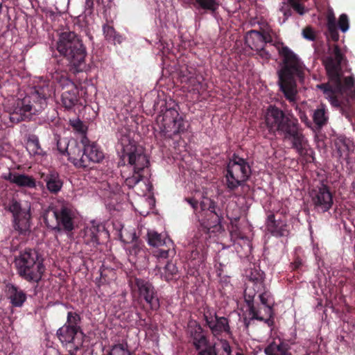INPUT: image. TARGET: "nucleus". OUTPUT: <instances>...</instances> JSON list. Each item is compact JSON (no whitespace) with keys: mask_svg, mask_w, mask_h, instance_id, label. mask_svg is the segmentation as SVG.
<instances>
[{"mask_svg":"<svg viewBox=\"0 0 355 355\" xmlns=\"http://www.w3.org/2000/svg\"><path fill=\"white\" fill-rule=\"evenodd\" d=\"M279 55L282 57L283 64L277 71L279 90L283 93L285 98L295 105L301 121L307 128H312L313 123L309 120L305 112L296 105L297 96V82L302 83L304 80L306 67L301 59L288 46H284L279 50Z\"/></svg>","mask_w":355,"mask_h":355,"instance_id":"f257e3e1","label":"nucleus"},{"mask_svg":"<svg viewBox=\"0 0 355 355\" xmlns=\"http://www.w3.org/2000/svg\"><path fill=\"white\" fill-rule=\"evenodd\" d=\"M265 121L270 132H277L284 141H290L292 148L300 156L310 155L309 152L313 153L297 119L286 114L275 105H269L265 114Z\"/></svg>","mask_w":355,"mask_h":355,"instance_id":"f03ea898","label":"nucleus"},{"mask_svg":"<svg viewBox=\"0 0 355 355\" xmlns=\"http://www.w3.org/2000/svg\"><path fill=\"white\" fill-rule=\"evenodd\" d=\"M346 60L345 55L338 44H334L330 55L324 60V65L329 77V83L318 85L323 91L331 105L335 107H340L343 105L342 98L346 89L352 88L355 85V79L347 76L341 80L343 62Z\"/></svg>","mask_w":355,"mask_h":355,"instance_id":"7ed1b4c3","label":"nucleus"},{"mask_svg":"<svg viewBox=\"0 0 355 355\" xmlns=\"http://www.w3.org/2000/svg\"><path fill=\"white\" fill-rule=\"evenodd\" d=\"M55 93L53 83L42 80L31 89L30 93L22 99H17L10 112L12 123H18L43 110L47 105V99Z\"/></svg>","mask_w":355,"mask_h":355,"instance_id":"20e7f679","label":"nucleus"},{"mask_svg":"<svg viewBox=\"0 0 355 355\" xmlns=\"http://www.w3.org/2000/svg\"><path fill=\"white\" fill-rule=\"evenodd\" d=\"M56 49L77 71L85 69L86 47L80 36L76 33L62 32L57 41Z\"/></svg>","mask_w":355,"mask_h":355,"instance_id":"39448f33","label":"nucleus"},{"mask_svg":"<svg viewBox=\"0 0 355 355\" xmlns=\"http://www.w3.org/2000/svg\"><path fill=\"white\" fill-rule=\"evenodd\" d=\"M43 218L49 228L56 232H72L75 228L76 211L73 205L64 200H58L45 211Z\"/></svg>","mask_w":355,"mask_h":355,"instance_id":"423d86ee","label":"nucleus"},{"mask_svg":"<svg viewBox=\"0 0 355 355\" xmlns=\"http://www.w3.org/2000/svg\"><path fill=\"white\" fill-rule=\"evenodd\" d=\"M18 275L28 282L38 283L45 271L44 258L36 250L26 248L15 258Z\"/></svg>","mask_w":355,"mask_h":355,"instance_id":"0eeeda50","label":"nucleus"},{"mask_svg":"<svg viewBox=\"0 0 355 355\" xmlns=\"http://www.w3.org/2000/svg\"><path fill=\"white\" fill-rule=\"evenodd\" d=\"M122 154L119 166H130L134 173L149 174L150 162L141 147L136 145L135 141L129 137L123 136L120 139Z\"/></svg>","mask_w":355,"mask_h":355,"instance_id":"6e6552de","label":"nucleus"},{"mask_svg":"<svg viewBox=\"0 0 355 355\" xmlns=\"http://www.w3.org/2000/svg\"><path fill=\"white\" fill-rule=\"evenodd\" d=\"M158 135L164 139H173L175 135L184 133L189 126L178 111L174 108H166L165 111L159 114L156 119Z\"/></svg>","mask_w":355,"mask_h":355,"instance_id":"1a4fd4ad","label":"nucleus"},{"mask_svg":"<svg viewBox=\"0 0 355 355\" xmlns=\"http://www.w3.org/2000/svg\"><path fill=\"white\" fill-rule=\"evenodd\" d=\"M251 168L246 159L234 153L227 163L224 185L228 192L236 191L251 175Z\"/></svg>","mask_w":355,"mask_h":355,"instance_id":"9d476101","label":"nucleus"},{"mask_svg":"<svg viewBox=\"0 0 355 355\" xmlns=\"http://www.w3.org/2000/svg\"><path fill=\"white\" fill-rule=\"evenodd\" d=\"M129 286L134 297L140 302H144L152 311L160 307L158 289L147 279L134 277L129 280Z\"/></svg>","mask_w":355,"mask_h":355,"instance_id":"9b49d317","label":"nucleus"},{"mask_svg":"<svg viewBox=\"0 0 355 355\" xmlns=\"http://www.w3.org/2000/svg\"><path fill=\"white\" fill-rule=\"evenodd\" d=\"M53 78L62 89L61 105L67 110H72L76 105H82L79 94V90L76 85L69 78L65 71L56 70L53 75Z\"/></svg>","mask_w":355,"mask_h":355,"instance_id":"f8f14e48","label":"nucleus"},{"mask_svg":"<svg viewBox=\"0 0 355 355\" xmlns=\"http://www.w3.org/2000/svg\"><path fill=\"white\" fill-rule=\"evenodd\" d=\"M6 209L12 214L13 228L21 234H26L31 229V203L21 204L12 198L8 202Z\"/></svg>","mask_w":355,"mask_h":355,"instance_id":"ddd939ff","label":"nucleus"},{"mask_svg":"<svg viewBox=\"0 0 355 355\" xmlns=\"http://www.w3.org/2000/svg\"><path fill=\"white\" fill-rule=\"evenodd\" d=\"M56 335L70 355H76L83 346L85 335L82 330L63 325L57 331Z\"/></svg>","mask_w":355,"mask_h":355,"instance_id":"4468645a","label":"nucleus"},{"mask_svg":"<svg viewBox=\"0 0 355 355\" xmlns=\"http://www.w3.org/2000/svg\"><path fill=\"white\" fill-rule=\"evenodd\" d=\"M312 202L318 211L324 213L333 205V197L327 185L322 184L318 190L313 191Z\"/></svg>","mask_w":355,"mask_h":355,"instance_id":"2eb2a0df","label":"nucleus"},{"mask_svg":"<svg viewBox=\"0 0 355 355\" xmlns=\"http://www.w3.org/2000/svg\"><path fill=\"white\" fill-rule=\"evenodd\" d=\"M83 146H84L85 159L87 162L86 168H92L91 164L101 163L105 158V154L96 142H90L85 136L82 139Z\"/></svg>","mask_w":355,"mask_h":355,"instance_id":"dca6fc26","label":"nucleus"},{"mask_svg":"<svg viewBox=\"0 0 355 355\" xmlns=\"http://www.w3.org/2000/svg\"><path fill=\"white\" fill-rule=\"evenodd\" d=\"M188 333L191 338V343L198 352L207 349L211 344L207 335L204 333L202 327L196 322H195L194 325L191 324L189 326Z\"/></svg>","mask_w":355,"mask_h":355,"instance_id":"f3484780","label":"nucleus"},{"mask_svg":"<svg viewBox=\"0 0 355 355\" xmlns=\"http://www.w3.org/2000/svg\"><path fill=\"white\" fill-rule=\"evenodd\" d=\"M181 83H185L193 92L200 94L207 89L205 85L202 83L204 78L202 76L196 75L187 68L181 69L180 71Z\"/></svg>","mask_w":355,"mask_h":355,"instance_id":"a211bd4d","label":"nucleus"},{"mask_svg":"<svg viewBox=\"0 0 355 355\" xmlns=\"http://www.w3.org/2000/svg\"><path fill=\"white\" fill-rule=\"evenodd\" d=\"M204 319L214 336L220 335L223 332L230 333V327L227 318L219 317L216 313L214 316L211 313L209 315L205 313Z\"/></svg>","mask_w":355,"mask_h":355,"instance_id":"6ab92c4d","label":"nucleus"},{"mask_svg":"<svg viewBox=\"0 0 355 355\" xmlns=\"http://www.w3.org/2000/svg\"><path fill=\"white\" fill-rule=\"evenodd\" d=\"M267 230L275 237L287 236L289 234L288 225L286 222L279 219H276L274 214L268 216L266 221Z\"/></svg>","mask_w":355,"mask_h":355,"instance_id":"aec40b11","label":"nucleus"},{"mask_svg":"<svg viewBox=\"0 0 355 355\" xmlns=\"http://www.w3.org/2000/svg\"><path fill=\"white\" fill-rule=\"evenodd\" d=\"M262 291H257V287L253 285L248 284L244 291L245 301L248 306L249 314L251 315V319L262 321L264 317L260 315V311L257 309L254 304V298L257 293H261Z\"/></svg>","mask_w":355,"mask_h":355,"instance_id":"412c9836","label":"nucleus"},{"mask_svg":"<svg viewBox=\"0 0 355 355\" xmlns=\"http://www.w3.org/2000/svg\"><path fill=\"white\" fill-rule=\"evenodd\" d=\"M41 178L46 183V189L51 194H58L63 187V180L60 174L55 170L49 171L46 174L42 173Z\"/></svg>","mask_w":355,"mask_h":355,"instance_id":"4be33fe9","label":"nucleus"},{"mask_svg":"<svg viewBox=\"0 0 355 355\" xmlns=\"http://www.w3.org/2000/svg\"><path fill=\"white\" fill-rule=\"evenodd\" d=\"M67 157L68 160L76 168H85L88 161L85 159L84 146L82 148L76 141H71Z\"/></svg>","mask_w":355,"mask_h":355,"instance_id":"5701e85b","label":"nucleus"},{"mask_svg":"<svg viewBox=\"0 0 355 355\" xmlns=\"http://www.w3.org/2000/svg\"><path fill=\"white\" fill-rule=\"evenodd\" d=\"M6 292L14 307H21L27 299L26 294L12 284L8 283L6 285Z\"/></svg>","mask_w":355,"mask_h":355,"instance_id":"b1692460","label":"nucleus"},{"mask_svg":"<svg viewBox=\"0 0 355 355\" xmlns=\"http://www.w3.org/2000/svg\"><path fill=\"white\" fill-rule=\"evenodd\" d=\"M232 349L229 342L222 339L219 343L211 344L209 347L198 352L196 355H231Z\"/></svg>","mask_w":355,"mask_h":355,"instance_id":"393cba45","label":"nucleus"},{"mask_svg":"<svg viewBox=\"0 0 355 355\" xmlns=\"http://www.w3.org/2000/svg\"><path fill=\"white\" fill-rule=\"evenodd\" d=\"M103 232L104 227L100 225L93 224L90 227H87L84 231V242L87 245L96 246L100 243L99 236Z\"/></svg>","mask_w":355,"mask_h":355,"instance_id":"a878e982","label":"nucleus"},{"mask_svg":"<svg viewBox=\"0 0 355 355\" xmlns=\"http://www.w3.org/2000/svg\"><path fill=\"white\" fill-rule=\"evenodd\" d=\"M200 207L202 211H208L210 214H214V223H222L223 219V211L218 207L216 202L213 200L205 198L200 203Z\"/></svg>","mask_w":355,"mask_h":355,"instance_id":"bb28decb","label":"nucleus"},{"mask_svg":"<svg viewBox=\"0 0 355 355\" xmlns=\"http://www.w3.org/2000/svg\"><path fill=\"white\" fill-rule=\"evenodd\" d=\"M261 304L263 306V311L266 315H268L261 322H264L268 327H272L274 324L273 309L271 303L269 302L270 293L266 291V288L259 295Z\"/></svg>","mask_w":355,"mask_h":355,"instance_id":"cd10ccee","label":"nucleus"},{"mask_svg":"<svg viewBox=\"0 0 355 355\" xmlns=\"http://www.w3.org/2000/svg\"><path fill=\"white\" fill-rule=\"evenodd\" d=\"M329 117L326 112L325 106L321 104L313 114V121L314 125H312L313 131H320L328 122Z\"/></svg>","mask_w":355,"mask_h":355,"instance_id":"c85d7f7f","label":"nucleus"},{"mask_svg":"<svg viewBox=\"0 0 355 355\" xmlns=\"http://www.w3.org/2000/svg\"><path fill=\"white\" fill-rule=\"evenodd\" d=\"M190 3L197 10H202L206 13L214 15L219 8L218 0H189Z\"/></svg>","mask_w":355,"mask_h":355,"instance_id":"c756f323","label":"nucleus"},{"mask_svg":"<svg viewBox=\"0 0 355 355\" xmlns=\"http://www.w3.org/2000/svg\"><path fill=\"white\" fill-rule=\"evenodd\" d=\"M246 44L252 50L261 49L264 47V39L261 31L251 30L245 36Z\"/></svg>","mask_w":355,"mask_h":355,"instance_id":"7c9ffc66","label":"nucleus"},{"mask_svg":"<svg viewBox=\"0 0 355 355\" xmlns=\"http://www.w3.org/2000/svg\"><path fill=\"white\" fill-rule=\"evenodd\" d=\"M327 37L333 42H337L339 40V34L338 32V26L336 17L332 9H329L327 14Z\"/></svg>","mask_w":355,"mask_h":355,"instance_id":"2f4dec72","label":"nucleus"},{"mask_svg":"<svg viewBox=\"0 0 355 355\" xmlns=\"http://www.w3.org/2000/svg\"><path fill=\"white\" fill-rule=\"evenodd\" d=\"M13 184L19 187L35 189L37 183L35 179L26 174H20L17 173L16 177L13 179Z\"/></svg>","mask_w":355,"mask_h":355,"instance_id":"473e14b6","label":"nucleus"},{"mask_svg":"<svg viewBox=\"0 0 355 355\" xmlns=\"http://www.w3.org/2000/svg\"><path fill=\"white\" fill-rule=\"evenodd\" d=\"M187 258L189 261V265L197 270L200 266L204 264L206 255L204 252H200L198 249H194L188 254Z\"/></svg>","mask_w":355,"mask_h":355,"instance_id":"72a5a7b5","label":"nucleus"},{"mask_svg":"<svg viewBox=\"0 0 355 355\" xmlns=\"http://www.w3.org/2000/svg\"><path fill=\"white\" fill-rule=\"evenodd\" d=\"M132 245L129 248V254L138 258H145L146 256V248L144 243L133 234Z\"/></svg>","mask_w":355,"mask_h":355,"instance_id":"f704fd0d","label":"nucleus"},{"mask_svg":"<svg viewBox=\"0 0 355 355\" xmlns=\"http://www.w3.org/2000/svg\"><path fill=\"white\" fill-rule=\"evenodd\" d=\"M263 275V272L254 269L251 270L249 275V284H251L257 287V291H263L266 288Z\"/></svg>","mask_w":355,"mask_h":355,"instance_id":"c9c22d12","label":"nucleus"},{"mask_svg":"<svg viewBox=\"0 0 355 355\" xmlns=\"http://www.w3.org/2000/svg\"><path fill=\"white\" fill-rule=\"evenodd\" d=\"M265 353L266 355H292L288 345L284 343L270 345L265 349Z\"/></svg>","mask_w":355,"mask_h":355,"instance_id":"e433bc0d","label":"nucleus"},{"mask_svg":"<svg viewBox=\"0 0 355 355\" xmlns=\"http://www.w3.org/2000/svg\"><path fill=\"white\" fill-rule=\"evenodd\" d=\"M148 243L153 247H159L166 244V239L155 231H148L147 234Z\"/></svg>","mask_w":355,"mask_h":355,"instance_id":"4c0bfd02","label":"nucleus"},{"mask_svg":"<svg viewBox=\"0 0 355 355\" xmlns=\"http://www.w3.org/2000/svg\"><path fill=\"white\" fill-rule=\"evenodd\" d=\"M81 322V317L76 312L69 311L67 313V322L64 324V326H68L69 327L74 328L78 330H82L80 327Z\"/></svg>","mask_w":355,"mask_h":355,"instance_id":"58836bf2","label":"nucleus"},{"mask_svg":"<svg viewBox=\"0 0 355 355\" xmlns=\"http://www.w3.org/2000/svg\"><path fill=\"white\" fill-rule=\"evenodd\" d=\"M148 175V173H134V171H132V175L125 178L124 182L125 185L129 189H132L140 181L143 180L144 178H147Z\"/></svg>","mask_w":355,"mask_h":355,"instance_id":"ea45409f","label":"nucleus"},{"mask_svg":"<svg viewBox=\"0 0 355 355\" xmlns=\"http://www.w3.org/2000/svg\"><path fill=\"white\" fill-rule=\"evenodd\" d=\"M103 34L105 39L110 42H119L120 35H117L114 28L107 24L103 26Z\"/></svg>","mask_w":355,"mask_h":355,"instance_id":"a19ab883","label":"nucleus"},{"mask_svg":"<svg viewBox=\"0 0 355 355\" xmlns=\"http://www.w3.org/2000/svg\"><path fill=\"white\" fill-rule=\"evenodd\" d=\"M26 148L32 155L42 154V149L41 148L40 141L37 137H33L28 140Z\"/></svg>","mask_w":355,"mask_h":355,"instance_id":"79ce46f5","label":"nucleus"},{"mask_svg":"<svg viewBox=\"0 0 355 355\" xmlns=\"http://www.w3.org/2000/svg\"><path fill=\"white\" fill-rule=\"evenodd\" d=\"M209 218L203 220L201 223V226L203 229L204 232L208 234L211 228H221V223H214V214H210L209 215Z\"/></svg>","mask_w":355,"mask_h":355,"instance_id":"37998d69","label":"nucleus"},{"mask_svg":"<svg viewBox=\"0 0 355 355\" xmlns=\"http://www.w3.org/2000/svg\"><path fill=\"white\" fill-rule=\"evenodd\" d=\"M164 272L165 280L169 282L175 278V276L178 272V270L175 264L172 262H168L164 267Z\"/></svg>","mask_w":355,"mask_h":355,"instance_id":"c03bdc74","label":"nucleus"},{"mask_svg":"<svg viewBox=\"0 0 355 355\" xmlns=\"http://www.w3.org/2000/svg\"><path fill=\"white\" fill-rule=\"evenodd\" d=\"M71 144L67 138H60L57 141V149L61 155L68 156Z\"/></svg>","mask_w":355,"mask_h":355,"instance_id":"a18cd8bd","label":"nucleus"},{"mask_svg":"<svg viewBox=\"0 0 355 355\" xmlns=\"http://www.w3.org/2000/svg\"><path fill=\"white\" fill-rule=\"evenodd\" d=\"M300 1L301 0H287L286 3L290 5L296 12L302 15L305 13V8Z\"/></svg>","mask_w":355,"mask_h":355,"instance_id":"49530a36","label":"nucleus"},{"mask_svg":"<svg viewBox=\"0 0 355 355\" xmlns=\"http://www.w3.org/2000/svg\"><path fill=\"white\" fill-rule=\"evenodd\" d=\"M338 26L340 31L343 33L347 31L349 27L348 16L343 13L341 14L338 18Z\"/></svg>","mask_w":355,"mask_h":355,"instance_id":"de8ad7c7","label":"nucleus"},{"mask_svg":"<svg viewBox=\"0 0 355 355\" xmlns=\"http://www.w3.org/2000/svg\"><path fill=\"white\" fill-rule=\"evenodd\" d=\"M70 125L72 126L74 130L81 135H85L86 127L79 119L70 121Z\"/></svg>","mask_w":355,"mask_h":355,"instance_id":"09e8293b","label":"nucleus"},{"mask_svg":"<svg viewBox=\"0 0 355 355\" xmlns=\"http://www.w3.org/2000/svg\"><path fill=\"white\" fill-rule=\"evenodd\" d=\"M302 35L305 39L309 41H315L316 40L315 33L310 26H306L303 29Z\"/></svg>","mask_w":355,"mask_h":355,"instance_id":"8fccbe9b","label":"nucleus"},{"mask_svg":"<svg viewBox=\"0 0 355 355\" xmlns=\"http://www.w3.org/2000/svg\"><path fill=\"white\" fill-rule=\"evenodd\" d=\"M292 7L288 5L286 2L282 3V6L279 8L281 12L283 13L286 19H288L292 15Z\"/></svg>","mask_w":355,"mask_h":355,"instance_id":"3c124183","label":"nucleus"},{"mask_svg":"<svg viewBox=\"0 0 355 355\" xmlns=\"http://www.w3.org/2000/svg\"><path fill=\"white\" fill-rule=\"evenodd\" d=\"M302 266V261L299 257H297L294 259L293 262L291 263V265L292 270H298L301 268Z\"/></svg>","mask_w":355,"mask_h":355,"instance_id":"603ef678","label":"nucleus"},{"mask_svg":"<svg viewBox=\"0 0 355 355\" xmlns=\"http://www.w3.org/2000/svg\"><path fill=\"white\" fill-rule=\"evenodd\" d=\"M258 55L261 56L263 59L265 60H270V54L265 49V47L262 48L261 49H257L255 50Z\"/></svg>","mask_w":355,"mask_h":355,"instance_id":"864d4df0","label":"nucleus"},{"mask_svg":"<svg viewBox=\"0 0 355 355\" xmlns=\"http://www.w3.org/2000/svg\"><path fill=\"white\" fill-rule=\"evenodd\" d=\"M261 33H263V37L264 39V46L268 43H269V44L272 43V37L268 32H267L266 31H262Z\"/></svg>","mask_w":355,"mask_h":355,"instance_id":"5fc2aeb1","label":"nucleus"},{"mask_svg":"<svg viewBox=\"0 0 355 355\" xmlns=\"http://www.w3.org/2000/svg\"><path fill=\"white\" fill-rule=\"evenodd\" d=\"M156 256L158 258H167L168 257V250L159 249L156 252Z\"/></svg>","mask_w":355,"mask_h":355,"instance_id":"6e6d98bb","label":"nucleus"},{"mask_svg":"<svg viewBox=\"0 0 355 355\" xmlns=\"http://www.w3.org/2000/svg\"><path fill=\"white\" fill-rule=\"evenodd\" d=\"M185 200L191 206L194 210L198 209V202L197 200L193 198H185Z\"/></svg>","mask_w":355,"mask_h":355,"instance_id":"4d7b16f0","label":"nucleus"},{"mask_svg":"<svg viewBox=\"0 0 355 355\" xmlns=\"http://www.w3.org/2000/svg\"><path fill=\"white\" fill-rule=\"evenodd\" d=\"M16 173H17L9 172L8 174L3 175L2 178L13 184V179L16 177Z\"/></svg>","mask_w":355,"mask_h":355,"instance_id":"13d9d810","label":"nucleus"},{"mask_svg":"<svg viewBox=\"0 0 355 355\" xmlns=\"http://www.w3.org/2000/svg\"><path fill=\"white\" fill-rule=\"evenodd\" d=\"M85 4L87 8H92L94 6L93 0H86Z\"/></svg>","mask_w":355,"mask_h":355,"instance_id":"bf43d9fd","label":"nucleus"},{"mask_svg":"<svg viewBox=\"0 0 355 355\" xmlns=\"http://www.w3.org/2000/svg\"><path fill=\"white\" fill-rule=\"evenodd\" d=\"M257 309L259 310L260 312V315H263L265 319L266 318H268V315H265V312L263 311V306H261V307H259V308H257Z\"/></svg>","mask_w":355,"mask_h":355,"instance_id":"052dcab7","label":"nucleus"},{"mask_svg":"<svg viewBox=\"0 0 355 355\" xmlns=\"http://www.w3.org/2000/svg\"><path fill=\"white\" fill-rule=\"evenodd\" d=\"M2 154H3V147L0 144V155H1Z\"/></svg>","mask_w":355,"mask_h":355,"instance_id":"680f3d73","label":"nucleus"},{"mask_svg":"<svg viewBox=\"0 0 355 355\" xmlns=\"http://www.w3.org/2000/svg\"><path fill=\"white\" fill-rule=\"evenodd\" d=\"M236 355H244V354L241 352H237Z\"/></svg>","mask_w":355,"mask_h":355,"instance_id":"e2e57ef3","label":"nucleus"},{"mask_svg":"<svg viewBox=\"0 0 355 355\" xmlns=\"http://www.w3.org/2000/svg\"><path fill=\"white\" fill-rule=\"evenodd\" d=\"M103 278V273L101 272V282L102 281Z\"/></svg>","mask_w":355,"mask_h":355,"instance_id":"0e129e2a","label":"nucleus"},{"mask_svg":"<svg viewBox=\"0 0 355 355\" xmlns=\"http://www.w3.org/2000/svg\"><path fill=\"white\" fill-rule=\"evenodd\" d=\"M308 355H310V354H308Z\"/></svg>","mask_w":355,"mask_h":355,"instance_id":"69168bd1","label":"nucleus"}]
</instances>
